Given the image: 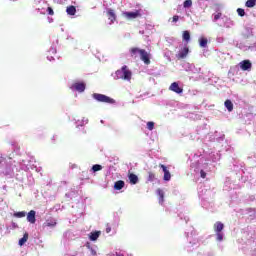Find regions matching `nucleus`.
<instances>
[{"label": "nucleus", "instance_id": "obj_1", "mask_svg": "<svg viewBox=\"0 0 256 256\" xmlns=\"http://www.w3.org/2000/svg\"><path fill=\"white\" fill-rule=\"evenodd\" d=\"M137 53L140 56L141 61H143V63L145 65H151V53L145 51V49H140L137 47H133L130 49V55L131 57H134V59H137Z\"/></svg>", "mask_w": 256, "mask_h": 256}, {"label": "nucleus", "instance_id": "obj_2", "mask_svg": "<svg viewBox=\"0 0 256 256\" xmlns=\"http://www.w3.org/2000/svg\"><path fill=\"white\" fill-rule=\"evenodd\" d=\"M133 73L131 70H129V67L127 65L122 66L120 70L116 71V77L117 79H123V81H131Z\"/></svg>", "mask_w": 256, "mask_h": 256}, {"label": "nucleus", "instance_id": "obj_3", "mask_svg": "<svg viewBox=\"0 0 256 256\" xmlns=\"http://www.w3.org/2000/svg\"><path fill=\"white\" fill-rule=\"evenodd\" d=\"M93 99L98 101L99 103H108L110 105L115 104V99L105 95V94H99V93H94L92 95Z\"/></svg>", "mask_w": 256, "mask_h": 256}, {"label": "nucleus", "instance_id": "obj_4", "mask_svg": "<svg viewBox=\"0 0 256 256\" xmlns=\"http://www.w3.org/2000/svg\"><path fill=\"white\" fill-rule=\"evenodd\" d=\"M189 55V47L185 46L179 50V52L176 54V58L178 60L186 59Z\"/></svg>", "mask_w": 256, "mask_h": 256}, {"label": "nucleus", "instance_id": "obj_5", "mask_svg": "<svg viewBox=\"0 0 256 256\" xmlns=\"http://www.w3.org/2000/svg\"><path fill=\"white\" fill-rule=\"evenodd\" d=\"M123 17L126 19H137L141 17V10H136L135 12H123Z\"/></svg>", "mask_w": 256, "mask_h": 256}, {"label": "nucleus", "instance_id": "obj_6", "mask_svg": "<svg viewBox=\"0 0 256 256\" xmlns=\"http://www.w3.org/2000/svg\"><path fill=\"white\" fill-rule=\"evenodd\" d=\"M36 215H37V212H35V210H30L27 214L28 223L35 225V223L37 221V218L35 217Z\"/></svg>", "mask_w": 256, "mask_h": 256}, {"label": "nucleus", "instance_id": "obj_7", "mask_svg": "<svg viewBox=\"0 0 256 256\" xmlns=\"http://www.w3.org/2000/svg\"><path fill=\"white\" fill-rule=\"evenodd\" d=\"M107 17H108V20L110 21V24H113L115 23V21H117V15L115 14L114 9L109 8L107 10Z\"/></svg>", "mask_w": 256, "mask_h": 256}, {"label": "nucleus", "instance_id": "obj_8", "mask_svg": "<svg viewBox=\"0 0 256 256\" xmlns=\"http://www.w3.org/2000/svg\"><path fill=\"white\" fill-rule=\"evenodd\" d=\"M169 90L177 93L178 95H181V93H183V88L179 87V83L177 82H173L170 85Z\"/></svg>", "mask_w": 256, "mask_h": 256}, {"label": "nucleus", "instance_id": "obj_9", "mask_svg": "<svg viewBox=\"0 0 256 256\" xmlns=\"http://www.w3.org/2000/svg\"><path fill=\"white\" fill-rule=\"evenodd\" d=\"M160 169H162L164 173V181H171V172L167 169V166L163 164H159Z\"/></svg>", "mask_w": 256, "mask_h": 256}, {"label": "nucleus", "instance_id": "obj_10", "mask_svg": "<svg viewBox=\"0 0 256 256\" xmlns=\"http://www.w3.org/2000/svg\"><path fill=\"white\" fill-rule=\"evenodd\" d=\"M72 89H75V91H78L79 93H83V91H85V83L76 82L72 85Z\"/></svg>", "mask_w": 256, "mask_h": 256}, {"label": "nucleus", "instance_id": "obj_11", "mask_svg": "<svg viewBox=\"0 0 256 256\" xmlns=\"http://www.w3.org/2000/svg\"><path fill=\"white\" fill-rule=\"evenodd\" d=\"M252 67L251 61L249 60H244L242 62H240V68L242 69V71H250Z\"/></svg>", "mask_w": 256, "mask_h": 256}, {"label": "nucleus", "instance_id": "obj_12", "mask_svg": "<svg viewBox=\"0 0 256 256\" xmlns=\"http://www.w3.org/2000/svg\"><path fill=\"white\" fill-rule=\"evenodd\" d=\"M223 229H225V225L223 224V222L217 221L214 224V231H215V233H221V231H223Z\"/></svg>", "mask_w": 256, "mask_h": 256}, {"label": "nucleus", "instance_id": "obj_13", "mask_svg": "<svg viewBox=\"0 0 256 256\" xmlns=\"http://www.w3.org/2000/svg\"><path fill=\"white\" fill-rule=\"evenodd\" d=\"M128 178L131 185H137V183H139V177H137V175H135L134 173H130L128 175Z\"/></svg>", "mask_w": 256, "mask_h": 256}, {"label": "nucleus", "instance_id": "obj_14", "mask_svg": "<svg viewBox=\"0 0 256 256\" xmlns=\"http://www.w3.org/2000/svg\"><path fill=\"white\" fill-rule=\"evenodd\" d=\"M123 187H125V181H123V180H118L114 184L115 191H121V189H123Z\"/></svg>", "mask_w": 256, "mask_h": 256}, {"label": "nucleus", "instance_id": "obj_15", "mask_svg": "<svg viewBox=\"0 0 256 256\" xmlns=\"http://www.w3.org/2000/svg\"><path fill=\"white\" fill-rule=\"evenodd\" d=\"M100 235H101L100 231H95V232L90 233V241H97V239H99Z\"/></svg>", "mask_w": 256, "mask_h": 256}, {"label": "nucleus", "instance_id": "obj_16", "mask_svg": "<svg viewBox=\"0 0 256 256\" xmlns=\"http://www.w3.org/2000/svg\"><path fill=\"white\" fill-rule=\"evenodd\" d=\"M66 13L68 15H75V13H77V8L73 5L68 6L67 9H66Z\"/></svg>", "mask_w": 256, "mask_h": 256}, {"label": "nucleus", "instance_id": "obj_17", "mask_svg": "<svg viewBox=\"0 0 256 256\" xmlns=\"http://www.w3.org/2000/svg\"><path fill=\"white\" fill-rule=\"evenodd\" d=\"M224 106L226 107L227 111H229V113H231V111H233V102L231 100H226L224 102Z\"/></svg>", "mask_w": 256, "mask_h": 256}, {"label": "nucleus", "instance_id": "obj_18", "mask_svg": "<svg viewBox=\"0 0 256 256\" xmlns=\"http://www.w3.org/2000/svg\"><path fill=\"white\" fill-rule=\"evenodd\" d=\"M27 216V212L21 211V212H15L13 214V217H16V219H23V217Z\"/></svg>", "mask_w": 256, "mask_h": 256}, {"label": "nucleus", "instance_id": "obj_19", "mask_svg": "<svg viewBox=\"0 0 256 256\" xmlns=\"http://www.w3.org/2000/svg\"><path fill=\"white\" fill-rule=\"evenodd\" d=\"M29 240V234L25 233L23 237L19 240L20 247H23V244Z\"/></svg>", "mask_w": 256, "mask_h": 256}, {"label": "nucleus", "instance_id": "obj_20", "mask_svg": "<svg viewBox=\"0 0 256 256\" xmlns=\"http://www.w3.org/2000/svg\"><path fill=\"white\" fill-rule=\"evenodd\" d=\"M256 5V0H247L245 3V7H248L249 9H253Z\"/></svg>", "mask_w": 256, "mask_h": 256}, {"label": "nucleus", "instance_id": "obj_21", "mask_svg": "<svg viewBox=\"0 0 256 256\" xmlns=\"http://www.w3.org/2000/svg\"><path fill=\"white\" fill-rule=\"evenodd\" d=\"M45 225L46 227H55L57 225V220L55 219L47 220Z\"/></svg>", "mask_w": 256, "mask_h": 256}, {"label": "nucleus", "instance_id": "obj_22", "mask_svg": "<svg viewBox=\"0 0 256 256\" xmlns=\"http://www.w3.org/2000/svg\"><path fill=\"white\" fill-rule=\"evenodd\" d=\"M193 5V1L192 0H185L183 3V7L185 9H189V7H191Z\"/></svg>", "mask_w": 256, "mask_h": 256}, {"label": "nucleus", "instance_id": "obj_23", "mask_svg": "<svg viewBox=\"0 0 256 256\" xmlns=\"http://www.w3.org/2000/svg\"><path fill=\"white\" fill-rule=\"evenodd\" d=\"M183 39H184V41H190L191 34L189 33V31H184L183 32Z\"/></svg>", "mask_w": 256, "mask_h": 256}, {"label": "nucleus", "instance_id": "obj_24", "mask_svg": "<svg viewBox=\"0 0 256 256\" xmlns=\"http://www.w3.org/2000/svg\"><path fill=\"white\" fill-rule=\"evenodd\" d=\"M101 169H103V166L99 165V164H96V165H93L92 166V171L94 173H97V171H101Z\"/></svg>", "mask_w": 256, "mask_h": 256}, {"label": "nucleus", "instance_id": "obj_25", "mask_svg": "<svg viewBox=\"0 0 256 256\" xmlns=\"http://www.w3.org/2000/svg\"><path fill=\"white\" fill-rule=\"evenodd\" d=\"M157 193H158V195H159V197H160V202L163 203L164 197H165V194L163 193V190L158 189V190H157Z\"/></svg>", "mask_w": 256, "mask_h": 256}, {"label": "nucleus", "instance_id": "obj_26", "mask_svg": "<svg viewBox=\"0 0 256 256\" xmlns=\"http://www.w3.org/2000/svg\"><path fill=\"white\" fill-rule=\"evenodd\" d=\"M147 129L153 131V129H155V122H147Z\"/></svg>", "mask_w": 256, "mask_h": 256}, {"label": "nucleus", "instance_id": "obj_27", "mask_svg": "<svg viewBox=\"0 0 256 256\" xmlns=\"http://www.w3.org/2000/svg\"><path fill=\"white\" fill-rule=\"evenodd\" d=\"M199 44H200V47H207V39L206 38H201L199 40Z\"/></svg>", "mask_w": 256, "mask_h": 256}, {"label": "nucleus", "instance_id": "obj_28", "mask_svg": "<svg viewBox=\"0 0 256 256\" xmlns=\"http://www.w3.org/2000/svg\"><path fill=\"white\" fill-rule=\"evenodd\" d=\"M237 13L240 17H245V9L243 8H238Z\"/></svg>", "mask_w": 256, "mask_h": 256}, {"label": "nucleus", "instance_id": "obj_29", "mask_svg": "<svg viewBox=\"0 0 256 256\" xmlns=\"http://www.w3.org/2000/svg\"><path fill=\"white\" fill-rule=\"evenodd\" d=\"M148 181L150 182L155 181V173L153 172L148 173Z\"/></svg>", "mask_w": 256, "mask_h": 256}, {"label": "nucleus", "instance_id": "obj_30", "mask_svg": "<svg viewBox=\"0 0 256 256\" xmlns=\"http://www.w3.org/2000/svg\"><path fill=\"white\" fill-rule=\"evenodd\" d=\"M216 239L217 241H223V233L216 232Z\"/></svg>", "mask_w": 256, "mask_h": 256}, {"label": "nucleus", "instance_id": "obj_31", "mask_svg": "<svg viewBox=\"0 0 256 256\" xmlns=\"http://www.w3.org/2000/svg\"><path fill=\"white\" fill-rule=\"evenodd\" d=\"M223 14H221V12H218L217 14L214 15V21H219V19H221V16Z\"/></svg>", "mask_w": 256, "mask_h": 256}, {"label": "nucleus", "instance_id": "obj_32", "mask_svg": "<svg viewBox=\"0 0 256 256\" xmlns=\"http://www.w3.org/2000/svg\"><path fill=\"white\" fill-rule=\"evenodd\" d=\"M47 13H48V15H55V12L53 11V8H51V7L47 8Z\"/></svg>", "mask_w": 256, "mask_h": 256}, {"label": "nucleus", "instance_id": "obj_33", "mask_svg": "<svg viewBox=\"0 0 256 256\" xmlns=\"http://www.w3.org/2000/svg\"><path fill=\"white\" fill-rule=\"evenodd\" d=\"M200 177H201L202 179H205V177H207V173H206L205 171L201 170V171H200Z\"/></svg>", "mask_w": 256, "mask_h": 256}, {"label": "nucleus", "instance_id": "obj_34", "mask_svg": "<svg viewBox=\"0 0 256 256\" xmlns=\"http://www.w3.org/2000/svg\"><path fill=\"white\" fill-rule=\"evenodd\" d=\"M177 21H179V16L178 15H174L172 18V22L173 23H177Z\"/></svg>", "mask_w": 256, "mask_h": 256}, {"label": "nucleus", "instance_id": "obj_35", "mask_svg": "<svg viewBox=\"0 0 256 256\" xmlns=\"http://www.w3.org/2000/svg\"><path fill=\"white\" fill-rule=\"evenodd\" d=\"M106 233H111V228H106Z\"/></svg>", "mask_w": 256, "mask_h": 256}, {"label": "nucleus", "instance_id": "obj_36", "mask_svg": "<svg viewBox=\"0 0 256 256\" xmlns=\"http://www.w3.org/2000/svg\"><path fill=\"white\" fill-rule=\"evenodd\" d=\"M52 140L55 141V136L52 137Z\"/></svg>", "mask_w": 256, "mask_h": 256}]
</instances>
